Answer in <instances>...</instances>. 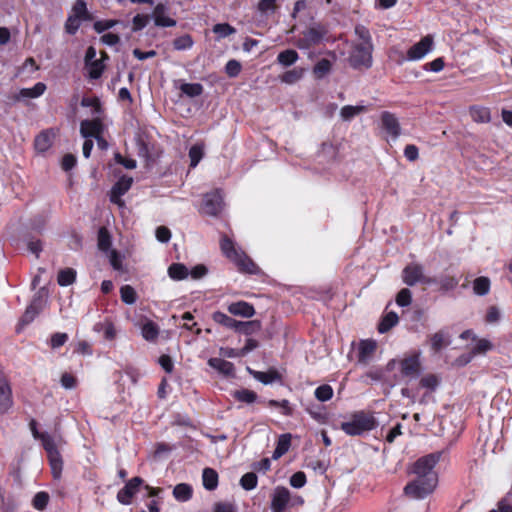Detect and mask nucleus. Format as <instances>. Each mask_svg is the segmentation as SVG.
<instances>
[{
	"instance_id": "f257e3e1",
	"label": "nucleus",
	"mask_w": 512,
	"mask_h": 512,
	"mask_svg": "<svg viewBox=\"0 0 512 512\" xmlns=\"http://www.w3.org/2000/svg\"><path fill=\"white\" fill-rule=\"evenodd\" d=\"M219 246L222 254L232 262L242 274L259 275L261 268L226 234H221Z\"/></svg>"
},
{
	"instance_id": "f03ea898",
	"label": "nucleus",
	"mask_w": 512,
	"mask_h": 512,
	"mask_svg": "<svg viewBox=\"0 0 512 512\" xmlns=\"http://www.w3.org/2000/svg\"><path fill=\"white\" fill-rule=\"evenodd\" d=\"M378 421L371 411L359 410L353 412L347 421L340 424V429L349 436H360L374 430Z\"/></svg>"
},
{
	"instance_id": "7ed1b4c3",
	"label": "nucleus",
	"mask_w": 512,
	"mask_h": 512,
	"mask_svg": "<svg viewBox=\"0 0 512 512\" xmlns=\"http://www.w3.org/2000/svg\"><path fill=\"white\" fill-rule=\"evenodd\" d=\"M373 45L354 43L351 46L348 61L354 69H369L372 66Z\"/></svg>"
},
{
	"instance_id": "20e7f679",
	"label": "nucleus",
	"mask_w": 512,
	"mask_h": 512,
	"mask_svg": "<svg viewBox=\"0 0 512 512\" xmlns=\"http://www.w3.org/2000/svg\"><path fill=\"white\" fill-rule=\"evenodd\" d=\"M329 30L327 25L323 23H316L301 33V36L296 41V46L299 49H309L321 43V41L328 34Z\"/></svg>"
},
{
	"instance_id": "39448f33",
	"label": "nucleus",
	"mask_w": 512,
	"mask_h": 512,
	"mask_svg": "<svg viewBox=\"0 0 512 512\" xmlns=\"http://www.w3.org/2000/svg\"><path fill=\"white\" fill-rule=\"evenodd\" d=\"M438 478H415L404 487V494L413 499H424L436 488Z\"/></svg>"
},
{
	"instance_id": "423d86ee",
	"label": "nucleus",
	"mask_w": 512,
	"mask_h": 512,
	"mask_svg": "<svg viewBox=\"0 0 512 512\" xmlns=\"http://www.w3.org/2000/svg\"><path fill=\"white\" fill-rule=\"evenodd\" d=\"M223 193L221 189H214L203 195L199 212L204 215L217 216L223 209Z\"/></svg>"
},
{
	"instance_id": "0eeeda50",
	"label": "nucleus",
	"mask_w": 512,
	"mask_h": 512,
	"mask_svg": "<svg viewBox=\"0 0 512 512\" xmlns=\"http://www.w3.org/2000/svg\"><path fill=\"white\" fill-rule=\"evenodd\" d=\"M440 459V454L431 453L419 458L412 467V473L416 478H438L437 474L433 471L435 465Z\"/></svg>"
},
{
	"instance_id": "6e6552de",
	"label": "nucleus",
	"mask_w": 512,
	"mask_h": 512,
	"mask_svg": "<svg viewBox=\"0 0 512 512\" xmlns=\"http://www.w3.org/2000/svg\"><path fill=\"white\" fill-rule=\"evenodd\" d=\"M424 275L423 265L412 262L403 268L401 277L404 284L413 287L417 284H421Z\"/></svg>"
},
{
	"instance_id": "1a4fd4ad",
	"label": "nucleus",
	"mask_w": 512,
	"mask_h": 512,
	"mask_svg": "<svg viewBox=\"0 0 512 512\" xmlns=\"http://www.w3.org/2000/svg\"><path fill=\"white\" fill-rule=\"evenodd\" d=\"M144 480L141 477H133L130 479L123 488L117 493V500L123 505H130L133 501V497L139 491L143 485Z\"/></svg>"
},
{
	"instance_id": "9d476101",
	"label": "nucleus",
	"mask_w": 512,
	"mask_h": 512,
	"mask_svg": "<svg viewBox=\"0 0 512 512\" xmlns=\"http://www.w3.org/2000/svg\"><path fill=\"white\" fill-rule=\"evenodd\" d=\"M433 48V37L426 35L407 51L408 61H417L424 58Z\"/></svg>"
},
{
	"instance_id": "9b49d317",
	"label": "nucleus",
	"mask_w": 512,
	"mask_h": 512,
	"mask_svg": "<svg viewBox=\"0 0 512 512\" xmlns=\"http://www.w3.org/2000/svg\"><path fill=\"white\" fill-rule=\"evenodd\" d=\"M133 183L132 177L122 176L118 179V181L113 185L110 191V201L113 204L118 205L119 207H123L125 205L122 196L128 192Z\"/></svg>"
},
{
	"instance_id": "f8f14e48",
	"label": "nucleus",
	"mask_w": 512,
	"mask_h": 512,
	"mask_svg": "<svg viewBox=\"0 0 512 512\" xmlns=\"http://www.w3.org/2000/svg\"><path fill=\"white\" fill-rule=\"evenodd\" d=\"M12 387L6 376L0 374V415L6 414L13 407Z\"/></svg>"
},
{
	"instance_id": "ddd939ff",
	"label": "nucleus",
	"mask_w": 512,
	"mask_h": 512,
	"mask_svg": "<svg viewBox=\"0 0 512 512\" xmlns=\"http://www.w3.org/2000/svg\"><path fill=\"white\" fill-rule=\"evenodd\" d=\"M400 372L404 377H417L421 371V362L419 353H413L403 358L400 363Z\"/></svg>"
},
{
	"instance_id": "4468645a",
	"label": "nucleus",
	"mask_w": 512,
	"mask_h": 512,
	"mask_svg": "<svg viewBox=\"0 0 512 512\" xmlns=\"http://www.w3.org/2000/svg\"><path fill=\"white\" fill-rule=\"evenodd\" d=\"M291 494L288 488L277 486L271 499L272 512H284L290 502Z\"/></svg>"
},
{
	"instance_id": "2eb2a0df",
	"label": "nucleus",
	"mask_w": 512,
	"mask_h": 512,
	"mask_svg": "<svg viewBox=\"0 0 512 512\" xmlns=\"http://www.w3.org/2000/svg\"><path fill=\"white\" fill-rule=\"evenodd\" d=\"M381 127L391 136L397 139L401 135V126L395 114L389 111H383L380 115Z\"/></svg>"
},
{
	"instance_id": "dca6fc26",
	"label": "nucleus",
	"mask_w": 512,
	"mask_h": 512,
	"mask_svg": "<svg viewBox=\"0 0 512 512\" xmlns=\"http://www.w3.org/2000/svg\"><path fill=\"white\" fill-rule=\"evenodd\" d=\"M104 132V124L100 118L91 120H83L80 123V133L82 137L89 139L90 137L96 138Z\"/></svg>"
},
{
	"instance_id": "f3484780",
	"label": "nucleus",
	"mask_w": 512,
	"mask_h": 512,
	"mask_svg": "<svg viewBox=\"0 0 512 512\" xmlns=\"http://www.w3.org/2000/svg\"><path fill=\"white\" fill-rule=\"evenodd\" d=\"M55 137L56 131L52 128L41 131L34 139L35 150L40 153L48 151Z\"/></svg>"
},
{
	"instance_id": "a211bd4d",
	"label": "nucleus",
	"mask_w": 512,
	"mask_h": 512,
	"mask_svg": "<svg viewBox=\"0 0 512 512\" xmlns=\"http://www.w3.org/2000/svg\"><path fill=\"white\" fill-rule=\"evenodd\" d=\"M377 349V343L373 339L361 340L358 346V362L361 364H368L370 358L373 356Z\"/></svg>"
},
{
	"instance_id": "6ab92c4d",
	"label": "nucleus",
	"mask_w": 512,
	"mask_h": 512,
	"mask_svg": "<svg viewBox=\"0 0 512 512\" xmlns=\"http://www.w3.org/2000/svg\"><path fill=\"white\" fill-rule=\"evenodd\" d=\"M227 310L234 316H240L244 318H251L255 314L254 306L243 300L232 302L228 305Z\"/></svg>"
},
{
	"instance_id": "aec40b11",
	"label": "nucleus",
	"mask_w": 512,
	"mask_h": 512,
	"mask_svg": "<svg viewBox=\"0 0 512 512\" xmlns=\"http://www.w3.org/2000/svg\"><path fill=\"white\" fill-rule=\"evenodd\" d=\"M166 7L162 3H158L153 10L154 23L158 27H173L176 21L165 15Z\"/></svg>"
},
{
	"instance_id": "412c9836",
	"label": "nucleus",
	"mask_w": 512,
	"mask_h": 512,
	"mask_svg": "<svg viewBox=\"0 0 512 512\" xmlns=\"http://www.w3.org/2000/svg\"><path fill=\"white\" fill-rule=\"evenodd\" d=\"M208 364L213 369L227 377H233L235 375L234 364L226 361L222 358L213 357L208 360Z\"/></svg>"
},
{
	"instance_id": "4be33fe9",
	"label": "nucleus",
	"mask_w": 512,
	"mask_h": 512,
	"mask_svg": "<svg viewBox=\"0 0 512 512\" xmlns=\"http://www.w3.org/2000/svg\"><path fill=\"white\" fill-rule=\"evenodd\" d=\"M451 343L449 334L443 330H439L430 336V346L434 353H439L443 348Z\"/></svg>"
},
{
	"instance_id": "5701e85b",
	"label": "nucleus",
	"mask_w": 512,
	"mask_h": 512,
	"mask_svg": "<svg viewBox=\"0 0 512 512\" xmlns=\"http://www.w3.org/2000/svg\"><path fill=\"white\" fill-rule=\"evenodd\" d=\"M251 375L258 380L259 382L268 385L275 381H281L282 375L274 368L269 369L268 371H252L250 370Z\"/></svg>"
},
{
	"instance_id": "b1692460",
	"label": "nucleus",
	"mask_w": 512,
	"mask_h": 512,
	"mask_svg": "<svg viewBox=\"0 0 512 512\" xmlns=\"http://www.w3.org/2000/svg\"><path fill=\"white\" fill-rule=\"evenodd\" d=\"M42 310V300L40 297L34 298L31 303L27 306L22 318L21 322L25 325L31 323L35 317Z\"/></svg>"
},
{
	"instance_id": "393cba45",
	"label": "nucleus",
	"mask_w": 512,
	"mask_h": 512,
	"mask_svg": "<svg viewBox=\"0 0 512 512\" xmlns=\"http://www.w3.org/2000/svg\"><path fill=\"white\" fill-rule=\"evenodd\" d=\"M262 328V323L260 320H250V321H238L236 332L250 336L259 332Z\"/></svg>"
},
{
	"instance_id": "a878e982",
	"label": "nucleus",
	"mask_w": 512,
	"mask_h": 512,
	"mask_svg": "<svg viewBox=\"0 0 512 512\" xmlns=\"http://www.w3.org/2000/svg\"><path fill=\"white\" fill-rule=\"evenodd\" d=\"M399 322V317L396 312L390 311L386 313L380 320L377 330L379 333L384 334L390 331Z\"/></svg>"
},
{
	"instance_id": "bb28decb",
	"label": "nucleus",
	"mask_w": 512,
	"mask_h": 512,
	"mask_svg": "<svg viewBox=\"0 0 512 512\" xmlns=\"http://www.w3.org/2000/svg\"><path fill=\"white\" fill-rule=\"evenodd\" d=\"M291 434H281L277 440L275 450L273 451L272 458L277 460L286 454L291 446Z\"/></svg>"
},
{
	"instance_id": "cd10ccee",
	"label": "nucleus",
	"mask_w": 512,
	"mask_h": 512,
	"mask_svg": "<svg viewBox=\"0 0 512 512\" xmlns=\"http://www.w3.org/2000/svg\"><path fill=\"white\" fill-rule=\"evenodd\" d=\"M218 473L215 469L206 467L202 473V483L206 490L213 491L218 486Z\"/></svg>"
},
{
	"instance_id": "c85d7f7f",
	"label": "nucleus",
	"mask_w": 512,
	"mask_h": 512,
	"mask_svg": "<svg viewBox=\"0 0 512 512\" xmlns=\"http://www.w3.org/2000/svg\"><path fill=\"white\" fill-rule=\"evenodd\" d=\"M470 116L477 123H488L491 121L490 109L484 106L474 105L470 107Z\"/></svg>"
},
{
	"instance_id": "c756f323",
	"label": "nucleus",
	"mask_w": 512,
	"mask_h": 512,
	"mask_svg": "<svg viewBox=\"0 0 512 512\" xmlns=\"http://www.w3.org/2000/svg\"><path fill=\"white\" fill-rule=\"evenodd\" d=\"M72 16L83 20V21H91L92 15L89 13L87 9V4L84 0H76L72 6Z\"/></svg>"
},
{
	"instance_id": "7c9ffc66",
	"label": "nucleus",
	"mask_w": 512,
	"mask_h": 512,
	"mask_svg": "<svg viewBox=\"0 0 512 512\" xmlns=\"http://www.w3.org/2000/svg\"><path fill=\"white\" fill-rule=\"evenodd\" d=\"M141 334L147 341H155L159 335V327L151 320H147L141 327Z\"/></svg>"
},
{
	"instance_id": "2f4dec72",
	"label": "nucleus",
	"mask_w": 512,
	"mask_h": 512,
	"mask_svg": "<svg viewBox=\"0 0 512 512\" xmlns=\"http://www.w3.org/2000/svg\"><path fill=\"white\" fill-rule=\"evenodd\" d=\"M299 59V54L293 49H286L277 55V62L284 67L293 65Z\"/></svg>"
},
{
	"instance_id": "473e14b6",
	"label": "nucleus",
	"mask_w": 512,
	"mask_h": 512,
	"mask_svg": "<svg viewBox=\"0 0 512 512\" xmlns=\"http://www.w3.org/2000/svg\"><path fill=\"white\" fill-rule=\"evenodd\" d=\"M367 111L366 106L363 105H346L343 106L340 110V116L344 121H350L353 119L356 115L360 113H364Z\"/></svg>"
},
{
	"instance_id": "72a5a7b5",
	"label": "nucleus",
	"mask_w": 512,
	"mask_h": 512,
	"mask_svg": "<svg viewBox=\"0 0 512 512\" xmlns=\"http://www.w3.org/2000/svg\"><path fill=\"white\" fill-rule=\"evenodd\" d=\"M85 67L88 71V77L92 80L99 79L105 70V64L101 59L92 61L86 64Z\"/></svg>"
},
{
	"instance_id": "f704fd0d",
	"label": "nucleus",
	"mask_w": 512,
	"mask_h": 512,
	"mask_svg": "<svg viewBox=\"0 0 512 512\" xmlns=\"http://www.w3.org/2000/svg\"><path fill=\"white\" fill-rule=\"evenodd\" d=\"M173 496L180 502L188 501L192 496V488L186 483L177 484L173 489Z\"/></svg>"
},
{
	"instance_id": "c9c22d12",
	"label": "nucleus",
	"mask_w": 512,
	"mask_h": 512,
	"mask_svg": "<svg viewBox=\"0 0 512 512\" xmlns=\"http://www.w3.org/2000/svg\"><path fill=\"white\" fill-rule=\"evenodd\" d=\"M304 75V69L301 67H295L291 70H287L280 76V80L286 84H294L302 79Z\"/></svg>"
},
{
	"instance_id": "e433bc0d",
	"label": "nucleus",
	"mask_w": 512,
	"mask_h": 512,
	"mask_svg": "<svg viewBox=\"0 0 512 512\" xmlns=\"http://www.w3.org/2000/svg\"><path fill=\"white\" fill-rule=\"evenodd\" d=\"M76 280V271L73 268H65L59 271L57 282L60 286L66 287Z\"/></svg>"
},
{
	"instance_id": "4c0bfd02",
	"label": "nucleus",
	"mask_w": 512,
	"mask_h": 512,
	"mask_svg": "<svg viewBox=\"0 0 512 512\" xmlns=\"http://www.w3.org/2000/svg\"><path fill=\"white\" fill-rule=\"evenodd\" d=\"M212 318L216 323H218L228 329L236 330L238 320L226 315L225 313L216 311L213 313Z\"/></svg>"
},
{
	"instance_id": "58836bf2",
	"label": "nucleus",
	"mask_w": 512,
	"mask_h": 512,
	"mask_svg": "<svg viewBox=\"0 0 512 512\" xmlns=\"http://www.w3.org/2000/svg\"><path fill=\"white\" fill-rule=\"evenodd\" d=\"M490 279L485 276L477 277L473 281V291L476 295L484 296L490 291Z\"/></svg>"
},
{
	"instance_id": "ea45409f",
	"label": "nucleus",
	"mask_w": 512,
	"mask_h": 512,
	"mask_svg": "<svg viewBox=\"0 0 512 512\" xmlns=\"http://www.w3.org/2000/svg\"><path fill=\"white\" fill-rule=\"evenodd\" d=\"M39 440L41 441L42 446L47 453V457L60 454V452L56 446V443L50 434L45 432Z\"/></svg>"
},
{
	"instance_id": "a19ab883",
	"label": "nucleus",
	"mask_w": 512,
	"mask_h": 512,
	"mask_svg": "<svg viewBox=\"0 0 512 512\" xmlns=\"http://www.w3.org/2000/svg\"><path fill=\"white\" fill-rule=\"evenodd\" d=\"M168 275L173 280H183L188 276V269L184 264L173 263L168 268Z\"/></svg>"
},
{
	"instance_id": "79ce46f5",
	"label": "nucleus",
	"mask_w": 512,
	"mask_h": 512,
	"mask_svg": "<svg viewBox=\"0 0 512 512\" xmlns=\"http://www.w3.org/2000/svg\"><path fill=\"white\" fill-rule=\"evenodd\" d=\"M112 246V239L106 227L98 230V248L103 252H107Z\"/></svg>"
},
{
	"instance_id": "37998d69",
	"label": "nucleus",
	"mask_w": 512,
	"mask_h": 512,
	"mask_svg": "<svg viewBox=\"0 0 512 512\" xmlns=\"http://www.w3.org/2000/svg\"><path fill=\"white\" fill-rule=\"evenodd\" d=\"M46 90V85L42 82H37L32 88H23L19 94L24 98H37L41 96Z\"/></svg>"
},
{
	"instance_id": "c03bdc74",
	"label": "nucleus",
	"mask_w": 512,
	"mask_h": 512,
	"mask_svg": "<svg viewBox=\"0 0 512 512\" xmlns=\"http://www.w3.org/2000/svg\"><path fill=\"white\" fill-rule=\"evenodd\" d=\"M51 473L54 479H60L63 469V460L61 454L48 457Z\"/></svg>"
},
{
	"instance_id": "a18cd8bd",
	"label": "nucleus",
	"mask_w": 512,
	"mask_h": 512,
	"mask_svg": "<svg viewBox=\"0 0 512 512\" xmlns=\"http://www.w3.org/2000/svg\"><path fill=\"white\" fill-rule=\"evenodd\" d=\"M331 68L330 60L323 58L315 64L313 74L316 78L321 79L331 71Z\"/></svg>"
},
{
	"instance_id": "49530a36",
	"label": "nucleus",
	"mask_w": 512,
	"mask_h": 512,
	"mask_svg": "<svg viewBox=\"0 0 512 512\" xmlns=\"http://www.w3.org/2000/svg\"><path fill=\"white\" fill-rule=\"evenodd\" d=\"M267 405L271 408H281V413L284 415V416H292L293 415V408L289 402V400L287 399H283V400H274V399H270L268 402H267Z\"/></svg>"
},
{
	"instance_id": "de8ad7c7",
	"label": "nucleus",
	"mask_w": 512,
	"mask_h": 512,
	"mask_svg": "<svg viewBox=\"0 0 512 512\" xmlns=\"http://www.w3.org/2000/svg\"><path fill=\"white\" fill-rule=\"evenodd\" d=\"M334 394L333 388L329 384H322L315 389L314 395L320 402H326L332 399Z\"/></svg>"
},
{
	"instance_id": "09e8293b",
	"label": "nucleus",
	"mask_w": 512,
	"mask_h": 512,
	"mask_svg": "<svg viewBox=\"0 0 512 512\" xmlns=\"http://www.w3.org/2000/svg\"><path fill=\"white\" fill-rule=\"evenodd\" d=\"M239 483L244 490L250 491L257 487L258 477L254 472H248L240 478Z\"/></svg>"
},
{
	"instance_id": "8fccbe9b",
	"label": "nucleus",
	"mask_w": 512,
	"mask_h": 512,
	"mask_svg": "<svg viewBox=\"0 0 512 512\" xmlns=\"http://www.w3.org/2000/svg\"><path fill=\"white\" fill-rule=\"evenodd\" d=\"M120 297L122 302L128 305L134 304L137 300L136 291L130 285H124L120 288Z\"/></svg>"
},
{
	"instance_id": "3c124183",
	"label": "nucleus",
	"mask_w": 512,
	"mask_h": 512,
	"mask_svg": "<svg viewBox=\"0 0 512 512\" xmlns=\"http://www.w3.org/2000/svg\"><path fill=\"white\" fill-rule=\"evenodd\" d=\"M277 1L278 0H259L257 4V10L262 15L268 16L276 12V10L278 9Z\"/></svg>"
},
{
	"instance_id": "603ef678",
	"label": "nucleus",
	"mask_w": 512,
	"mask_h": 512,
	"mask_svg": "<svg viewBox=\"0 0 512 512\" xmlns=\"http://www.w3.org/2000/svg\"><path fill=\"white\" fill-rule=\"evenodd\" d=\"M459 279L454 276L445 275L439 278V290L447 292L457 287Z\"/></svg>"
},
{
	"instance_id": "864d4df0",
	"label": "nucleus",
	"mask_w": 512,
	"mask_h": 512,
	"mask_svg": "<svg viewBox=\"0 0 512 512\" xmlns=\"http://www.w3.org/2000/svg\"><path fill=\"white\" fill-rule=\"evenodd\" d=\"M354 31H355L356 36L361 41V42H359V44L373 45L372 37H371L370 31L367 27L359 24V25L355 26Z\"/></svg>"
},
{
	"instance_id": "5fc2aeb1",
	"label": "nucleus",
	"mask_w": 512,
	"mask_h": 512,
	"mask_svg": "<svg viewBox=\"0 0 512 512\" xmlns=\"http://www.w3.org/2000/svg\"><path fill=\"white\" fill-rule=\"evenodd\" d=\"M49 494L45 491H40L36 493L33 498L32 505L35 509L42 511L44 510L49 503Z\"/></svg>"
},
{
	"instance_id": "6e6d98bb",
	"label": "nucleus",
	"mask_w": 512,
	"mask_h": 512,
	"mask_svg": "<svg viewBox=\"0 0 512 512\" xmlns=\"http://www.w3.org/2000/svg\"><path fill=\"white\" fill-rule=\"evenodd\" d=\"M213 32L217 34L219 38H225L234 34L236 29L228 23H218L213 26Z\"/></svg>"
},
{
	"instance_id": "4d7b16f0",
	"label": "nucleus",
	"mask_w": 512,
	"mask_h": 512,
	"mask_svg": "<svg viewBox=\"0 0 512 512\" xmlns=\"http://www.w3.org/2000/svg\"><path fill=\"white\" fill-rule=\"evenodd\" d=\"M234 397L240 402L253 403L257 399V394L249 389H241L235 392Z\"/></svg>"
},
{
	"instance_id": "13d9d810",
	"label": "nucleus",
	"mask_w": 512,
	"mask_h": 512,
	"mask_svg": "<svg viewBox=\"0 0 512 512\" xmlns=\"http://www.w3.org/2000/svg\"><path fill=\"white\" fill-rule=\"evenodd\" d=\"M396 303L400 307H407L412 303V293L408 288H402L396 295Z\"/></svg>"
},
{
	"instance_id": "bf43d9fd",
	"label": "nucleus",
	"mask_w": 512,
	"mask_h": 512,
	"mask_svg": "<svg viewBox=\"0 0 512 512\" xmlns=\"http://www.w3.org/2000/svg\"><path fill=\"white\" fill-rule=\"evenodd\" d=\"M150 21V15L137 14L132 19V31L138 32L144 29Z\"/></svg>"
},
{
	"instance_id": "052dcab7",
	"label": "nucleus",
	"mask_w": 512,
	"mask_h": 512,
	"mask_svg": "<svg viewBox=\"0 0 512 512\" xmlns=\"http://www.w3.org/2000/svg\"><path fill=\"white\" fill-rule=\"evenodd\" d=\"M388 57L397 65H402L405 61H408L407 53L405 54L402 50H400L397 47H391L389 49Z\"/></svg>"
},
{
	"instance_id": "680f3d73",
	"label": "nucleus",
	"mask_w": 512,
	"mask_h": 512,
	"mask_svg": "<svg viewBox=\"0 0 512 512\" xmlns=\"http://www.w3.org/2000/svg\"><path fill=\"white\" fill-rule=\"evenodd\" d=\"M241 63L235 59L229 60L225 65V73L229 77H237L241 72Z\"/></svg>"
},
{
	"instance_id": "e2e57ef3",
	"label": "nucleus",
	"mask_w": 512,
	"mask_h": 512,
	"mask_svg": "<svg viewBox=\"0 0 512 512\" xmlns=\"http://www.w3.org/2000/svg\"><path fill=\"white\" fill-rule=\"evenodd\" d=\"M439 385V379L435 374H428L421 378L420 386L430 390H435Z\"/></svg>"
},
{
	"instance_id": "0e129e2a",
	"label": "nucleus",
	"mask_w": 512,
	"mask_h": 512,
	"mask_svg": "<svg viewBox=\"0 0 512 512\" xmlns=\"http://www.w3.org/2000/svg\"><path fill=\"white\" fill-rule=\"evenodd\" d=\"M174 87L180 90V97L183 95L192 98V83H186L182 79L174 80Z\"/></svg>"
},
{
	"instance_id": "69168bd1",
	"label": "nucleus",
	"mask_w": 512,
	"mask_h": 512,
	"mask_svg": "<svg viewBox=\"0 0 512 512\" xmlns=\"http://www.w3.org/2000/svg\"><path fill=\"white\" fill-rule=\"evenodd\" d=\"M117 24H118V20H112V19L99 20L94 23L93 28L98 34H101L104 31L113 28Z\"/></svg>"
},
{
	"instance_id": "338daca9",
	"label": "nucleus",
	"mask_w": 512,
	"mask_h": 512,
	"mask_svg": "<svg viewBox=\"0 0 512 512\" xmlns=\"http://www.w3.org/2000/svg\"><path fill=\"white\" fill-rule=\"evenodd\" d=\"M493 348L492 343L487 339H478L472 349L473 354H484Z\"/></svg>"
},
{
	"instance_id": "774afa93",
	"label": "nucleus",
	"mask_w": 512,
	"mask_h": 512,
	"mask_svg": "<svg viewBox=\"0 0 512 512\" xmlns=\"http://www.w3.org/2000/svg\"><path fill=\"white\" fill-rule=\"evenodd\" d=\"M81 21L82 20H80L72 15H69L65 22V31L70 35L76 34V32L78 31V29L80 27Z\"/></svg>"
}]
</instances>
